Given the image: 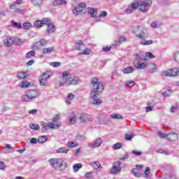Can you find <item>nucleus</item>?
<instances>
[{"label": "nucleus", "instance_id": "6", "mask_svg": "<svg viewBox=\"0 0 179 179\" xmlns=\"http://www.w3.org/2000/svg\"><path fill=\"white\" fill-rule=\"evenodd\" d=\"M86 8H87L86 3H79L76 6H73V13L78 16L80 13H83V10H86Z\"/></svg>", "mask_w": 179, "mask_h": 179}, {"label": "nucleus", "instance_id": "22", "mask_svg": "<svg viewBox=\"0 0 179 179\" xmlns=\"http://www.w3.org/2000/svg\"><path fill=\"white\" fill-rule=\"evenodd\" d=\"M27 76V72H24V71L18 73L17 75V78L18 79H20V80H22L23 79H26Z\"/></svg>", "mask_w": 179, "mask_h": 179}, {"label": "nucleus", "instance_id": "50", "mask_svg": "<svg viewBox=\"0 0 179 179\" xmlns=\"http://www.w3.org/2000/svg\"><path fill=\"white\" fill-rule=\"evenodd\" d=\"M14 44H15V45H22V44H23V41L20 38H15Z\"/></svg>", "mask_w": 179, "mask_h": 179}, {"label": "nucleus", "instance_id": "4", "mask_svg": "<svg viewBox=\"0 0 179 179\" xmlns=\"http://www.w3.org/2000/svg\"><path fill=\"white\" fill-rule=\"evenodd\" d=\"M145 59L146 57L137 55L134 62V68H136V69H145L146 68V62H141V61H145Z\"/></svg>", "mask_w": 179, "mask_h": 179}, {"label": "nucleus", "instance_id": "18", "mask_svg": "<svg viewBox=\"0 0 179 179\" xmlns=\"http://www.w3.org/2000/svg\"><path fill=\"white\" fill-rule=\"evenodd\" d=\"M76 48H77L78 51H83L86 48L85 47V44H83V42L79 40L76 43Z\"/></svg>", "mask_w": 179, "mask_h": 179}, {"label": "nucleus", "instance_id": "29", "mask_svg": "<svg viewBox=\"0 0 179 179\" xmlns=\"http://www.w3.org/2000/svg\"><path fill=\"white\" fill-rule=\"evenodd\" d=\"M30 27H31V23L29 22H26L22 24V29L24 30H29Z\"/></svg>", "mask_w": 179, "mask_h": 179}, {"label": "nucleus", "instance_id": "55", "mask_svg": "<svg viewBox=\"0 0 179 179\" xmlns=\"http://www.w3.org/2000/svg\"><path fill=\"white\" fill-rule=\"evenodd\" d=\"M39 42V44L41 47H43L44 45H47V41L45 39H41V41H38Z\"/></svg>", "mask_w": 179, "mask_h": 179}, {"label": "nucleus", "instance_id": "52", "mask_svg": "<svg viewBox=\"0 0 179 179\" xmlns=\"http://www.w3.org/2000/svg\"><path fill=\"white\" fill-rule=\"evenodd\" d=\"M50 65L52 66H54V68H57V66H61V62H51Z\"/></svg>", "mask_w": 179, "mask_h": 179}, {"label": "nucleus", "instance_id": "38", "mask_svg": "<svg viewBox=\"0 0 179 179\" xmlns=\"http://www.w3.org/2000/svg\"><path fill=\"white\" fill-rule=\"evenodd\" d=\"M29 127L31 129H34V131H38L40 129V125L38 124H31Z\"/></svg>", "mask_w": 179, "mask_h": 179}, {"label": "nucleus", "instance_id": "5", "mask_svg": "<svg viewBox=\"0 0 179 179\" xmlns=\"http://www.w3.org/2000/svg\"><path fill=\"white\" fill-rule=\"evenodd\" d=\"M61 120L59 115H56L55 117L52 119V122H50L47 124L48 128L50 129H58L62 124L60 122H58Z\"/></svg>", "mask_w": 179, "mask_h": 179}, {"label": "nucleus", "instance_id": "26", "mask_svg": "<svg viewBox=\"0 0 179 179\" xmlns=\"http://www.w3.org/2000/svg\"><path fill=\"white\" fill-rule=\"evenodd\" d=\"M124 73H132L134 69L131 66H127L122 70Z\"/></svg>", "mask_w": 179, "mask_h": 179}, {"label": "nucleus", "instance_id": "14", "mask_svg": "<svg viewBox=\"0 0 179 179\" xmlns=\"http://www.w3.org/2000/svg\"><path fill=\"white\" fill-rule=\"evenodd\" d=\"M169 142H176L178 141V134L176 132H171L167 134V138Z\"/></svg>", "mask_w": 179, "mask_h": 179}, {"label": "nucleus", "instance_id": "10", "mask_svg": "<svg viewBox=\"0 0 179 179\" xmlns=\"http://www.w3.org/2000/svg\"><path fill=\"white\" fill-rule=\"evenodd\" d=\"M121 171V162L117 161L113 163V168L110 170L111 174H118Z\"/></svg>", "mask_w": 179, "mask_h": 179}, {"label": "nucleus", "instance_id": "62", "mask_svg": "<svg viewBox=\"0 0 179 179\" xmlns=\"http://www.w3.org/2000/svg\"><path fill=\"white\" fill-rule=\"evenodd\" d=\"M145 57H148L149 58H151L152 59H153V58H155V55H153V54H152V52H146Z\"/></svg>", "mask_w": 179, "mask_h": 179}, {"label": "nucleus", "instance_id": "51", "mask_svg": "<svg viewBox=\"0 0 179 179\" xmlns=\"http://www.w3.org/2000/svg\"><path fill=\"white\" fill-rule=\"evenodd\" d=\"M173 59L176 61V62H178L179 64V51L176 52L173 55Z\"/></svg>", "mask_w": 179, "mask_h": 179}, {"label": "nucleus", "instance_id": "12", "mask_svg": "<svg viewBox=\"0 0 179 179\" xmlns=\"http://www.w3.org/2000/svg\"><path fill=\"white\" fill-rule=\"evenodd\" d=\"M101 143H103V139L99 137L94 141V143H88V147L95 149V148H100V146H101Z\"/></svg>", "mask_w": 179, "mask_h": 179}, {"label": "nucleus", "instance_id": "17", "mask_svg": "<svg viewBox=\"0 0 179 179\" xmlns=\"http://www.w3.org/2000/svg\"><path fill=\"white\" fill-rule=\"evenodd\" d=\"M81 122H90L93 121V117L87 116V115L81 114L79 117Z\"/></svg>", "mask_w": 179, "mask_h": 179}, {"label": "nucleus", "instance_id": "54", "mask_svg": "<svg viewBox=\"0 0 179 179\" xmlns=\"http://www.w3.org/2000/svg\"><path fill=\"white\" fill-rule=\"evenodd\" d=\"M6 169V165L5 164V162H0V170L5 171Z\"/></svg>", "mask_w": 179, "mask_h": 179}, {"label": "nucleus", "instance_id": "63", "mask_svg": "<svg viewBox=\"0 0 179 179\" xmlns=\"http://www.w3.org/2000/svg\"><path fill=\"white\" fill-rule=\"evenodd\" d=\"M131 153H132L133 155H135L136 156H141V155H142V152H141V151H136V150H133V151L131 152Z\"/></svg>", "mask_w": 179, "mask_h": 179}, {"label": "nucleus", "instance_id": "41", "mask_svg": "<svg viewBox=\"0 0 179 179\" xmlns=\"http://www.w3.org/2000/svg\"><path fill=\"white\" fill-rule=\"evenodd\" d=\"M40 47H41V45H40V43L38 41L33 45L32 49L35 51H37L38 50H40Z\"/></svg>", "mask_w": 179, "mask_h": 179}, {"label": "nucleus", "instance_id": "20", "mask_svg": "<svg viewBox=\"0 0 179 179\" xmlns=\"http://www.w3.org/2000/svg\"><path fill=\"white\" fill-rule=\"evenodd\" d=\"M55 31V24L54 23L50 22L48 24L47 33L50 34V33H54Z\"/></svg>", "mask_w": 179, "mask_h": 179}, {"label": "nucleus", "instance_id": "59", "mask_svg": "<svg viewBox=\"0 0 179 179\" xmlns=\"http://www.w3.org/2000/svg\"><path fill=\"white\" fill-rule=\"evenodd\" d=\"M134 138V134H125L126 141H131Z\"/></svg>", "mask_w": 179, "mask_h": 179}, {"label": "nucleus", "instance_id": "48", "mask_svg": "<svg viewBox=\"0 0 179 179\" xmlns=\"http://www.w3.org/2000/svg\"><path fill=\"white\" fill-rule=\"evenodd\" d=\"M149 174H150V168L147 167V168L145 169V177L147 179L150 178V177L149 176Z\"/></svg>", "mask_w": 179, "mask_h": 179}, {"label": "nucleus", "instance_id": "3", "mask_svg": "<svg viewBox=\"0 0 179 179\" xmlns=\"http://www.w3.org/2000/svg\"><path fill=\"white\" fill-rule=\"evenodd\" d=\"M41 94L39 90H29L25 92L24 95L21 96V99L25 103H30V101H34L36 99H38Z\"/></svg>", "mask_w": 179, "mask_h": 179}, {"label": "nucleus", "instance_id": "40", "mask_svg": "<svg viewBox=\"0 0 179 179\" xmlns=\"http://www.w3.org/2000/svg\"><path fill=\"white\" fill-rule=\"evenodd\" d=\"M41 22L43 23V26H44V24H47L48 26V24H50V23H51V19L43 18V20H41Z\"/></svg>", "mask_w": 179, "mask_h": 179}, {"label": "nucleus", "instance_id": "21", "mask_svg": "<svg viewBox=\"0 0 179 179\" xmlns=\"http://www.w3.org/2000/svg\"><path fill=\"white\" fill-rule=\"evenodd\" d=\"M67 3L68 2L65 0H55L52 2V5H54V6H57V5H66Z\"/></svg>", "mask_w": 179, "mask_h": 179}, {"label": "nucleus", "instance_id": "60", "mask_svg": "<svg viewBox=\"0 0 179 179\" xmlns=\"http://www.w3.org/2000/svg\"><path fill=\"white\" fill-rule=\"evenodd\" d=\"M76 138L78 141H85L86 139V137L83 135H77Z\"/></svg>", "mask_w": 179, "mask_h": 179}, {"label": "nucleus", "instance_id": "44", "mask_svg": "<svg viewBox=\"0 0 179 179\" xmlns=\"http://www.w3.org/2000/svg\"><path fill=\"white\" fill-rule=\"evenodd\" d=\"M36 55V52L34 50H31L27 53L26 57L27 58H31V57H34Z\"/></svg>", "mask_w": 179, "mask_h": 179}, {"label": "nucleus", "instance_id": "53", "mask_svg": "<svg viewBox=\"0 0 179 179\" xmlns=\"http://www.w3.org/2000/svg\"><path fill=\"white\" fill-rule=\"evenodd\" d=\"M178 108H179V106L178 105L173 106L171 108V113H176V111H177V110H178Z\"/></svg>", "mask_w": 179, "mask_h": 179}, {"label": "nucleus", "instance_id": "11", "mask_svg": "<svg viewBox=\"0 0 179 179\" xmlns=\"http://www.w3.org/2000/svg\"><path fill=\"white\" fill-rule=\"evenodd\" d=\"M3 43L6 47H10L15 43V37L7 36L3 39Z\"/></svg>", "mask_w": 179, "mask_h": 179}, {"label": "nucleus", "instance_id": "25", "mask_svg": "<svg viewBox=\"0 0 179 179\" xmlns=\"http://www.w3.org/2000/svg\"><path fill=\"white\" fill-rule=\"evenodd\" d=\"M47 141H48V138H47L46 136H39V138L38 139V142L39 143H45V142H47Z\"/></svg>", "mask_w": 179, "mask_h": 179}, {"label": "nucleus", "instance_id": "16", "mask_svg": "<svg viewBox=\"0 0 179 179\" xmlns=\"http://www.w3.org/2000/svg\"><path fill=\"white\" fill-rule=\"evenodd\" d=\"M145 68L148 69V72L150 73H154V72H156V70L157 69V66L155 64L145 63Z\"/></svg>", "mask_w": 179, "mask_h": 179}, {"label": "nucleus", "instance_id": "49", "mask_svg": "<svg viewBox=\"0 0 179 179\" xmlns=\"http://www.w3.org/2000/svg\"><path fill=\"white\" fill-rule=\"evenodd\" d=\"M92 104H94L95 106H100V104H101V100H100V99H92Z\"/></svg>", "mask_w": 179, "mask_h": 179}, {"label": "nucleus", "instance_id": "15", "mask_svg": "<svg viewBox=\"0 0 179 179\" xmlns=\"http://www.w3.org/2000/svg\"><path fill=\"white\" fill-rule=\"evenodd\" d=\"M50 78V75L48 76L47 73H43V76L39 78V83L41 86H45L47 83V79Z\"/></svg>", "mask_w": 179, "mask_h": 179}, {"label": "nucleus", "instance_id": "37", "mask_svg": "<svg viewBox=\"0 0 179 179\" xmlns=\"http://www.w3.org/2000/svg\"><path fill=\"white\" fill-rule=\"evenodd\" d=\"M67 146L68 148H76V146H78V143L75 141H69L67 143Z\"/></svg>", "mask_w": 179, "mask_h": 179}, {"label": "nucleus", "instance_id": "47", "mask_svg": "<svg viewBox=\"0 0 179 179\" xmlns=\"http://www.w3.org/2000/svg\"><path fill=\"white\" fill-rule=\"evenodd\" d=\"M34 26L36 27H38V28L43 27V22H42V21L41 20H36V21H35Z\"/></svg>", "mask_w": 179, "mask_h": 179}, {"label": "nucleus", "instance_id": "34", "mask_svg": "<svg viewBox=\"0 0 179 179\" xmlns=\"http://www.w3.org/2000/svg\"><path fill=\"white\" fill-rule=\"evenodd\" d=\"M121 148H122V143L120 142L116 143L113 145V149H114V150H118V149H121Z\"/></svg>", "mask_w": 179, "mask_h": 179}, {"label": "nucleus", "instance_id": "8", "mask_svg": "<svg viewBox=\"0 0 179 179\" xmlns=\"http://www.w3.org/2000/svg\"><path fill=\"white\" fill-rule=\"evenodd\" d=\"M134 33L136 34V37L138 38H141L142 40L148 38V34L146 33V30L141 29L140 27H136L134 29Z\"/></svg>", "mask_w": 179, "mask_h": 179}, {"label": "nucleus", "instance_id": "1", "mask_svg": "<svg viewBox=\"0 0 179 179\" xmlns=\"http://www.w3.org/2000/svg\"><path fill=\"white\" fill-rule=\"evenodd\" d=\"M93 88L91 90L90 98L92 100H94L99 97V93H101L104 90L103 83H99V80L96 78H94L92 80Z\"/></svg>", "mask_w": 179, "mask_h": 179}, {"label": "nucleus", "instance_id": "19", "mask_svg": "<svg viewBox=\"0 0 179 179\" xmlns=\"http://www.w3.org/2000/svg\"><path fill=\"white\" fill-rule=\"evenodd\" d=\"M87 12L92 17H96L97 16V8L88 7Z\"/></svg>", "mask_w": 179, "mask_h": 179}, {"label": "nucleus", "instance_id": "42", "mask_svg": "<svg viewBox=\"0 0 179 179\" xmlns=\"http://www.w3.org/2000/svg\"><path fill=\"white\" fill-rule=\"evenodd\" d=\"M20 86L23 88V89H26L27 87H29L30 86V83H27V82H21L20 83Z\"/></svg>", "mask_w": 179, "mask_h": 179}, {"label": "nucleus", "instance_id": "43", "mask_svg": "<svg viewBox=\"0 0 179 179\" xmlns=\"http://www.w3.org/2000/svg\"><path fill=\"white\" fill-rule=\"evenodd\" d=\"M68 152H69V150H66L65 148H60L57 150V153H68Z\"/></svg>", "mask_w": 179, "mask_h": 179}, {"label": "nucleus", "instance_id": "57", "mask_svg": "<svg viewBox=\"0 0 179 179\" xmlns=\"http://www.w3.org/2000/svg\"><path fill=\"white\" fill-rule=\"evenodd\" d=\"M84 50H85L81 52V54L83 55H89V54H90V52H92L91 50H89V49H84Z\"/></svg>", "mask_w": 179, "mask_h": 179}, {"label": "nucleus", "instance_id": "28", "mask_svg": "<svg viewBox=\"0 0 179 179\" xmlns=\"http://www.w3.org/2000/svg\"><path fill=\"white\" fill-rule=\"evenodd\" d=\"M141 44H142V45H150V44H153V41L152 40L146 41L145 39H143L141 41Z\"/></svg>", "mask_w": 179, "mask_h": 179}, {"label": "nucleus", "instance_id": "36", "mask_svg": "<svg viewBox=\"0 0 179 179\" xmlns=\"http://www.w3.org/2000/svg\"><path fill=\"white\" fill-rule=\"evenodd\" d=\"M127 87H134L135 86L136 83L134 81L128 80L125 83Z\"/></svg>", "mask_w": 179, "mask_h": 179}, {"label": "nucleus", "instance_id": "61", "mask_svg": "<svg viewBox=\"0 0 179 179\" xmlns=\"http://www.w3.org/2000/svg\"><path fill=\"white\" fill-rule=\"evenodd\" d=\"M73 99H75V94H73L72 93H69L67 95V100H73Z\"/></svg>", "mask_w": 179, "mask_h": 179}, {"label": "nucleus", "instance_id": "39", "mask_svg": "<svg viewBox=\"0 0 179 179\" xmlns=\"http://www.w3.org/2000/svg\"><path fill=\"white\" fill-rule=\"evenodd\" d=\"M140 6V3L138 2H133L131 3V9H133L134 10H136V9H138Z\"/></svg>", "mask_w": 179, "mask_h": 179}, {"label": "nucleus", "instance_id": "35", "mask_svg": "<svg viewBox=\"0 0 179 179\" xmlns=\"http://www.w3.org/2000/svg\"><path fill=\"white\" fill-rule=\"evenodd\" d=\"M92 167H93V169L95 170H97L101 167V165L100 164V162H95L92 163Z\"/></svg>", "mask_w": 179, "mask_h": 179}, {"label": "nucleus", "instance_id": "9", "mask_svg": "<svg viewBox=\"0 0 179 179\" xmlns=\"http://www.w3.org/2000/svg\"><path fill=\"white\" fill-rule=\"evenodd\" d=\"M149 6H152V1L149 0L148 1H141L140 2V10L143 13H146L149 10Z\"/></svg>", "mask_w": 179, "mask_h": 179}, {"label": "nucleus", "instance_id": "45", "mask_svg": "<svg viewBox=\"0 0 179 179\" xmlns=\"http://www.w3.org/2000/svg\"><path fill=\"white\" fill-rule=\"evenodd\" d=\"M131 173H134V176H135V177H141V173H139V171H137L136 169H132Z\"/></svg>", "mask_w": 179, "mask_h": 179}, {"label": "nucleus", "instance_id": "64", "mask_svg": "<svg viewBox=\"0 0 179 179\" xmlns=\"http://www.w3.org/2000/svg\"><path fill=\"white\" fill-rule=\"evenodd\" d=\"M127 159H129V155L128 154L120 157V160H127Z\"/></svg>", "mask_w": 179, "mask_h": 179}, {"label": "nucleus", "instance_id": "31", "mask_svg": "<svg viewBox=\"0 0 179 179\" xmlns=\"http://www.w3.org/2000/svg\"><path fill=\"white\" fill-rule=\"evenodd\" d=\"M73 171L74 173H77V171H79L80 169H82L81 164H76L73 166Z\"/></svg>", "mask_w": 179, "mask_h": 179}, {"label": "nucleus", "instance_id": "23", "mask_svg": "<svg viewBox=\"0 0 179 179\" xmlns=\"http://www.w3.org/2000/svg\"><path fill=\"white\" fill-rule=\"evenodd\" d=\"M54 51V48H43L42 50V52L43 54H51V52H53Z\"/></svg>", "mask_w": 179, "mask_h": 179}, {"label": "nucleus", "instance_id": "30", "mask_svg": "<svg viewBox=\"0 0 179 179\" xmlns=\"http://www.w3.org/2000/svg\"><path fill=\"white\" fill-rule=\"evenodd\" d=\"M11 23L13 27H16V29H22L23 27L21 23H18L14 20H12Z\"/></svg>", "mask_w": 179, "mask_h": 179}, {"label": "nucleus", "instance_id": "56", "mask_svg": "<svg viewBox=\"0 0 179 179\" xmlns=\"http://www.w3.org/2000/svg\"><path fill=\"white\" fill-rule=\"evenodd\" d=\"M158 135L159 136V138H161L162 139H164L166 138L167 139V134H164V133H162V132H159Z\"/></svg>", "mask_w": 179, "mask_h": 179}, {"label": "nucleus", "instance_id": "7", "mask_svg": "<svg viewBox=\"0 0 179 179\" xmlns=\"http://www.w3.org/2000/svg\"><path fill=\"white\" fill-rule=\"evenodd\" d=\"M49 163H50V166L58 170V169L62 167L63 162L62 159L59 158H52L49 159Z\"/></svg>", "mask_w": 179, "mask_h": 179}, {"label": "nucleus", "instance_id": "32", "mask_svg": "<svg viewBox=\"0 0 179 179\" xmlns=\"http://www.w3.org/2000/svg\"><path fill=\"white\" fill-rule=\"evenodd\" d=\"M31 3L34 6H40V5H43V0H31Z\"/></svg>", "mask_w": 179, "mask_h": 179}, {"label": "nucleus", "instance_id": "2", "mask_svg": "<svg viewBox=\"0 0 179 179\" xmlns=\"http://www.w3.org/2000/svg\"><path fill=\"white\" fill-rule=\"evenodd\" d=\"M62 78L64 82L59 81V86H65V85H68V86L71 85H79V83L82 82L78 77H71V74L68 71H64L62 73Z\"/></svg>", "mask_w": 179, "mask_h": 179}, {"label": "nucleus", "instance_id": "58", "mask_svg": "<svg viewBox=\"0 0 179 179\" xmlns=\"http://www.w3.org/2000/svg\"><path fill=\"white\" fill-rule=\"evenodd\" d=\"M38 142V139L36 138H31L30 139V143H31L32 145H36Z\"/></svg>", "mask_w": 179, "mask_h": 179}, {"label": "nucleus", "instance_id": "27", "mask_svg": "<svg viewBox=\"0 0 179 179\" xmlns=\"http://www.w3.org/2000/svg\"><path fill=\"white\" fill-rule=\"evenodd\" d=\"M127 38L125 36H120L118 40L115 41V43H113V45H117L120 44V43H123V41H126Z\"/></svg>", "mask_w": 179, "mask_h": 179}, {"label": "nucleus", "instance_id": "33", "mask_svg": "<svg viewBox=\"0 0 179 179\" xmlns=\"http://www.w3.org/2000/svg\"><path fill=\"white\" fill-rule=\"evenodd\" d=\"M111 118H113V120H122V115H120V114H115V113H113L112 115H110Z\"/></svg>", "mask_w": 179, "mask_h": 179}, {"label": "nucleus", "instance_id": "46", "mask_svg": "<svg viewBox=\"0 0 179 179\" xmlns=\"http://www.w3.org/2000/svg\"><path fill=\"white\" fill-rule=\"evenodd\" d=\"M157 153H161L162 155H166V156H169V155H170L169 152H167L166 150H164L162 149H158L157 150Z\"/></svg>", "mask_w": 179, "mask_h": 179}, {"label": "nucleus", "instance_id": "24", "mask_svg": "<svg viewBox=\"0 0 179 179\" xmlns=\"http://www.w3.org/2000/svg\"><path fill=\"white\" fill-rule=\"evenodd\" d=\"M78 118L76 117V115L73 114L71 116H70L69 121L70 123L72 124V125L76 124V120Z\"/></svg>", "mask_w": 179, "mask_h": 179}, {"label": "nucleus", "instance_id": "13", "mask_svg": "<svg viewBox=\"0 0 179 179\" xmlns=\"http://www.w3.org/2000/svg\"><path fill=\"white\" fill-rule=\"evenodd\" d=\"M162 76H177L179 75V71L168 70L162 72Z\"/></svg>", "mask_w": 179, "mask_h": 179}]
</instances>
